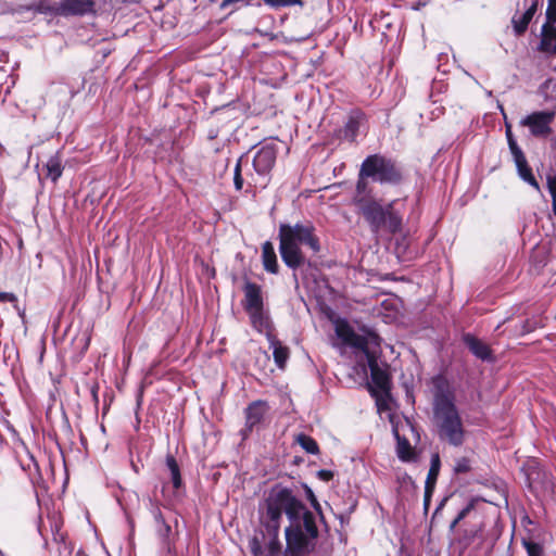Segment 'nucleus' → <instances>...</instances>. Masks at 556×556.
Segmentation results:
<instances>
[{
  "instance_id": "37998d69",
  "label": "nucleus",
  "mask_w": 556,
  "mask_h": 556,
  "mask_svg": "<svg viewBox=\"0 0 556 556\" xmlns=\"http://www.w3.org/2000/svg\"><path fill=\"white\" fill-rule=\"evenodd\" d=\"M380 402H381V400H380V399H377V404H378L379 406L381 405V404H380Z\"/></svg>"
},
{
  "instance_id": "7c9ffc66",
  "label": "nucleus",
  "mask_w": 556,
  "mask_h": 556,
  "mask_svg": "<svg viewBox=\"0 0 556 556\" xmlns=\"http://www.w3.org/2000/svg\"><path fill=\"white\" fill-rule=\"evenodd\" d=\"M556 23V1L555 0H548L547 9H546V23L548 25H552Z\"/></svg>"
},
{
  "instance_id": "423d86ee",
  "label": "nucleus",
  "mask_w": 556,
  "mask_h": 556,
  "mask_svg": "<svg viewBox=\"0 0 556 556\" xmlns=\"http://www.w3.org/2000/svg\"><path fill=\"white\" fill-rule=\"evenodd\" d=\"M397 200H393L388 204H382L376 198L357 206V213L362 215L368 224L372 233L387 231L389 233H397L402 230L403 216L396 208Z\"/></svg>"
},
{
  "instance_id": "473e14b6",
  "label": "nucleus",
  "mask_w": 556,
  "mask_h": 556,
  "mask_svg": "<svg viewBox=\"0 0 556 556\" xmlns=\"http://www.w3.org/2000/svg\"><path fill=\"white\" fill-rule=\"evenodd\" d=\"M306 496H307L308 501L311 502L312 506L314 507V509H316L320 514V505H319L314 492L308 486H306Z\"/></svg>"
},
{
  "instance_id": "f704fd0d",
  "label": "nucleus",
  "mask_w": 556,
  "mask_h": 556,
  "mask_svg": "<svg viewBox=\"0 0 556 556\" xmlns=\"http://www.w3.org/2000/svg\"><path fill=\"white\" fill-rule=\"evenodd\" d=\"M0 302H2V303H7V302L16 303L17 302V298L12 292H4V291L0 290Z\"/></svg>"
},
{
  "instance_id": "5701e85b",
  "label": "nucleus",
  "mask_w": 556,
  "mask_h": 556,
  "mask_svg": "<svg viewBox=\"0 0 556 556\" xmlns=\"http://www.w3.org/2000/svg\"><path fill=\"white\" fill-rule=\"evenodd\" d=\"M440 471V457L438 454L432 455L431 465L426 479L427 493L433 492L438 476Z\"/></svg>"
},
{
  "instance_id": "0eeeda50",
  "label": "nucleus",
  "mask_w": 556,
  "mask_h": 556,
  "mask_svg": "<svg viewBox=\"0 0 556 556\" xmlns=\"http://www.w3.org/2000/svg\"><path fill=\"white\" fill-rule=\"evenodd\" d=\"M361 167L363 175L381 185H397L402 180V172L396 162L379 153L368 155Z\"/></svg>"
},
{
  "instance_id": "6e6552de",
  "label": "nucleus",
  "mask_w": 556,
  "mask_h": 556,
  "mask_svg": "<svg viewBox=\"0 0 556 556\" xmlns=\"http://www.w3.org/2000/svg\"><path fill=\"white\" fill-rule=\"evenodd\" d=\"M269 405L266 401L256 400L251 402L244 409L245 425L240 434L245 440L253 430L258 429L269 413Z\"/></svg>"
},
{
  "instance_id": "4c0bfd02",
  "label": "nucleus",
  "mask_w": 556,
  "mask_h": 556,
  "mask_svg": "<svg viewBox=\"0 0 556 556\" xmlns=\"http://www.w3.org/2000/svg\"><path fill=\"white\" fill-rule=\"evenodd\" d=\"M470 509H471V506H470V505H468V506H466L465 508H463V509L458 513V515H457L458 520H463V519L468 515V513L470 511Z\"/></svg>"
},
{
  "instance_id": "9d476101",
  "label": "nucleus",
  "mask_w": 556,
  "mask_h": 556,
  "mask_svg": "<svg viewBox=\"0 0 556 556\" xmlns=\"http://www.w3.org/2000/svg\"><path fill=\"white\" fill-rule=\"evenodd\" d=\"M94 0H61L55 11L62 15L83 16L94 12Z\"/></svg>"
},
{
  "instance_id": "2f4dec72",
  "label": "nucleus",
  "mask_w": 556,
  "mask_h": 556,
  "mask_svg": "<svg viewBox=\"0 0 556 556\" xmlns=\"http://www.w3.org/2000/svg\"><path fill=\"white\" fill-rule=\"evenodd\" d=\"M250 549L253 556H262L263 554L262 545L256 538L250 541Z\"/></svg>"
},
{
  "instance_id": "1a4fd4ad",
  "label": "nucleus",
  "mask_w": 556,
  "mask_h": 556,
  "mask_svg": "<svg viewBox=\"0 0 556 556\" xmlns=\"http://www.w3.org/2000/svg\"><path fill=\"white\" fill-rule=\"evenodd\" d=\"M555 118V112L539 111L533 112L520 121L521 126L529 127L534 137H547L552 134L551 124Z\"/></svg>"
},
{
  "instance_id": "72a5a7b5",
  "label": "nucleus",
  "mask_w": 556,
  "mask_h": 556,
  "mask_svg": "<svg viewBox=\"0 0 556 556\" xmlns=\"http://www.w3.org/2000/svg\"><path fill=\"white\" fill-rule=\"evenodd\" d=\"M547 188H548L552 199L556 198V176L555 175L547 176Z\"/></svg>"
},
{
  "instance_id": "e433bc0d",
  "label": "nucleus",
  "mask_w": 556,
  "mask_h": 556,
  "mask_svg": "<svg viewBox=\"0 0 556 556\" xmlns=\"http://www.w3.org/2000/svg\"><path fill=\"white\" fill-rule=\"evenodd\" d=\"M534 475L539 476V471L536 470V468H531L530 471L528 472V481L530 488H533L534 484L536 483V478L533 477Z\"/></svg>"
},
{
  "instance_id": "cd10ccee",
  "label": "nucleus",
  "mask_w": 556,
  "mask_h": 556,
  "mask_svg": "<svg viewBox=\"0 0 556 556\" xmlns=\"http://www.w3.org/2000/svg\"><path fill=\"white\" fill-rule=\"evenodd\" d=\"M522 546L526 548L528 556H544V549L540 543L522 539Z\"/></svg>"
},
{
  "instance_id": "4468645a",
  "label": "nucleus",
  "mask_w": 556,
  "mask_h": 556,
  "mask_svg": "<svg viewBox=\"0 0 556 556\" xmlns=\"http://www.w3.org/2000/svg\"><path fill=\"white\" fill-rule=\"evenodd\" d=\"M511 155H513L514 162L516 164L517 173H518L519 177L525 182L529 184L536 190H540V185H539L538 180L535 179V177L532 173V169L529 166L528 161H527L522 150L518 151L516 153H513Z\"/></svg>"
},
{
  "instance_id": "39448f33",
  "label": "nucleus",
  "mask_w": 556,
  "mask_h": 556,
  "mask_svg": "<svg viewBox=\"0 0 556 556\" xmlns=\"http://www.w3.org/2000/svg\"><path fill=\"white\" fill-rule=\"evenodd\" d=\"M433 421L438 438L452 446H462L466 430L455 405V397L448 389L439 388L433 397Z\"/></svg>"
},
{
  "instance_id": "a19ab883",
  "label": "nucleus",
  "mask_w": 556,
  "mask_h": 556,
  "mask_svg": "<svg viewBox=\"0 0 556 556\" xmlns=\"http://www.w3.org/2000/svg\"><path fill=\"white\" fill-rule=\"evenodd\" d=\"M460 520H458V517H456L453 522L451 523V529H454L456 527V525L459 522Z\"/></svg>"
},
{
  "instance_id": "f257e3e1",
  "label": "nucleus",
  "mask_w": 556,
  "mask_h": 556,
  "mask_svg": "<svg viewBox=\"0 0 556 556\" xmlns=\"http://www.w3.org/2000/svg\"><path fill=\"white\" fill-rule=\"evenodd\" d=\"M285 514L290 525L285 530L287 548L291 556H301L315 548L318 536L315 515L299 500L293 492L283 486L273 488L264 503L262 523L265 527L269 541L267 549L271 556L281 549L279 541L280 523Z\"/></svg>"
},
{
  "instance_id": "c756f323",
  "label": "nucleus",
  "mask_w": 556,
  "mask_h": 556,
  "mask_svg": "<svg viewBox=\"0 0 556 556\" xmlns=\"http://www.w3.org/2000/svg\"><path fill=\"white\" fill-rule=\"evenodd\" d=\"M471 469L470 460L467 457H460L456 459L454 471L456 473H467Z\"/></svg>"
},
{
  "instance_id": "f03ea898",
  "label": "nucleus",
  "mask_w": 556,
  "mask_h": 556,
  "mask_svg": "<svg viewBox=\"0 0 556 556\" xmlns=\"http://www.w3.org/2000/svg\"><path fill=\"white\" fill-rule=\"evenodd\" d=\"M336 334L346 346L354 350L356 355L365 356L367 366L370 369L371 382L375 387L372 394L378 397L389 396L390 378L388 372L378 364L380 355V338L370 331L359 334L348 323H338L336 326Z\"/></svg>"
},
{
  "instance_id": "aec40b11",
  "label": "nucleus",
  "mask_w": 556,
  "mask_h": 556,
  "mask_svg": "<svg viewBox=\"0 0 556 556\" xmlns=\"http://www.w3.org/2000/svg\"><path fill=\"white\" fill-rule=\"evenodd\" d=\"M395 439H396V454L397 457L402 462H412L415 459V452L409 443V441L405 438L400 437L396 429L393 430Z\"/></svg>"
},
{
  "instance_id": "ddd939ff",
  "label": "nucleus",
  "mask_w": 556,
  "mask_h": 556,
  "mask_svg": "<svg viewBox=\"0 0 556 556\" xmlns=\"http://www.w3.org/2000/svg\"><path fill=\"white\" fill-rule=\"evenodd\" d=\"M463 340L466 346L469 349V351L477 358L484 362H492L494 359L490 346L479 338L470 333H467L464 336Z\"/></svg>"
},
{
  "instance_id": "412c9836",
  "label": "nucleus",
  "mask_w": 556,
  "mask_h": 556,
  "mask_svg": "<svg viewBox=\"0 0 556 556\" xmlns=\"http://www.w3.org/2000/svg\"><path fill=\"white\" fill-rule=\"evenodd\" d=\"M536 8L538 3L533 2L518 20L516 17L513 18L514 30L517 35H522L527 30L529 23L536 12Z\"/></svg>"
},
{
  "instance_id": "f3484780",
  "label": "nucleus",
  "mask_w": 556,
  "mask_h": 556,
  "mask_svg": "<svg viewBox=\"0 0 556 556\" xmlns=\"http://www.w3.org/2000/svg\"><path fill=\"white\" fill-rule=\"evenodd\" d=\"M262 261L266 271L271 274L278 273L277 255L270 241H266L262 245Z\"/></svg>"
},
{
  "instance_id": "79ce46f5",
  "label": "nucleus",
  "mask_w": 556,
  "mask_h": 556,
  "mask_svg": "<svg viewBox=\"0 0 556 556\" xmlns=\"http://www.w3.org/2000/svg\"><path fill=\"white\" fill-rule=\"evenodd\" d=\"M552 206H553V212L555 213L556 215V198H553L552 199Z\"/></svg>"
},
{
  "instance_id": "20e7f679",
  "label": "nucleus",
  "mask_w": 556,
  "mask_h": 556,
  "mask_svg": "<svg viewBox=\"0 0 556 556\" xmlns=\"http://www.w3.org/2000/svg\"><path fill=\"white\" fill-rule=\"evenodd\" d=\"M278 238L281 258L291 269H296L305 263L301 245L307 247L314 253L320 251L319 238L314 225L309 222L294 225L281 224Z\"/></svg>"
},
{
  "instance_id": "c9c22d12",
  "label": "nucleus",
  "mask_w": 556,
  "mask_h": 556,
  "mask_svg": "<svg viewBox=\"0 0 556 556\" xmlns=\"http://www.w3.org/2000/svg\"><path fill=\"white\" fill-rule=\"evenodd\" d=\"M317 476L323 480V481H330L332 478H333V473L332 471L330 470H326V469H321L317 472Z\"/></svg>"
},
{
  "instance_id": "2eb2a0df",
  "label": "nucleus",
  "mask_w": 556,
  "mask_h": 556,
  "mask_svg": "<svg viewBox=\"0 0 556 556\" xmlns=\"http://www.w3.org/2000/svg\"><path fill=\"white\" fill-rule=\"evenodd\" d=\"M368 178L369 177L367 175H363L362 167H361L359 172H358L357 181L355 185V192L352 198V204L355 207H357V206L362 205V203L368 202L369 200L375 198L372 195V190L368 185V181H367Z\"/></svg>"
},
{
  "instance_id": "7ed1b4c3",
  "label": "nucleus",
  "mask_w": 556,
  "mask_h": 556,
  "mask_svg": "<svg viewBox=\"0 0 556 556\" xmlns=\"http://www.w3.org/2000/svg\"><path fill=\"white\" fill-rule=\"evenodd\" d=\"M277 153L278 144L270 141L261 144L251 166H249L248 160L244 161L243 157H240L233 170L236 190L244 189L245 193L255 195L257 191L265 189L271 179Z\"/></svg>"
},
{
  "instance_id": "c85d7f7f",
  "label": "nucleus",
  "mask_w": 556,
  "mask_h": 556,
  "mask_svg": "<svg viewBox=\"0 0 556 556\" xmlns=\"http://www.w3.org/2000/svg\"><path fill=\"white\" fill-rule=\"evenodd\" d=\"M505 135H506L508 147H509L511 154L516 153L518 151H521L520 147L518 146V143L513 135L511 126L508 123H506Z\"/></svg>"
},
{
  "instance_id": "dca6fc26",
  "label": "nucleus",
  "mask_w": 556,
  "mask_h": 556,
  "mask_svg": "<svg viewBox=\"0 0 556 556\" xmlns=\"http://www.w3.org/2000/svg\"><path fill=\"white\" fill-rule=\"evenodd\" d=\"M270 349H273V356L276 365L280 369H285L286 364L290 356L289 348L286 345H282V343L270 333L267 334Z\"/></svg>"
},
{
  "instance_id": "6ab92c4d",
  "label": "nucleus",
  "mask_w": 556,
  "mask_h": 556,
  "mask_svg": "<svg viewBox=\"0 0 556 556\" xmlns=\"http://www.w3.org/2000/svg\"><path fill=\"white\" fill-rule=\"evenodd\" d=\"M540 49L544 52L556 54V27L544 24L542 26V39Z\"/></svg>"
},
{
  "instance_id": "4be33fe9",
  "label": "nucleus",
  "mask_w": 556,
  "mask_h": 556,
  "mask_svg": "<svg viewBox=\"0 0 556 556\" xmlns=\"http://www.w3.org/2000/svg\"><path fill=\"white\" fill-rule=\"evenodd\" d=\"M46 168L47 176L54 182L62 176L63 165L59 153H55L47 161Z\"/></svg>"
},
{
  "instance_id": "ea45409f",
  "label": "nucleus",
  "mask_w": 556,
  "mask_h": 556,
  "mask_svg": "<svg viewBox=\"0 0 556 556\" xmlns=\"http://www.w3.org/2000/svg\"><path fill=\"white\" fill-rule=\"evenodd\" d=\"M460 520H458V517H456L453 522L451 523V529H454L456 527V525L459 522Z\"/></svg>"
},
{
  "instance_id": "58836bf2",
  "label": "nucleus",
  "mask_w": 556,
  "mask_h": 556,
  "mask_svg": "<svg viewBox=\"0 0 556 556\" xmlns=\"http://www.w3.org/2000/svg\"><path fill=\"white\" fill-rule=\"evenodd\" d=\"M431 494H432V492L427 493V489L425 488V507L426 508L428 507V505L430 503Z\"/></svg>"
},
{
  "instance_id": "a211bd4d",
  "label": "nucleus",
  "mask_w": 556,
  "mask_h": 556,
  "mask_svg": "<svg viewBox=\"0 0 556 556\" xmlns=\"http://www.w3.org/2000/svg\"><path fill=\"white\" fill-rule=\"evenodd\" d=\"M247 313L249 314L251 324L254 329H256L260 332L266 331L268 333V330L270 328V320L267 313L264 309V306L256 309L247 311Z\"/></svg>"
},
{
  "instance_id": "f8f14e48",
  "label": "nucleus",
  "mask_w": 556,
  "mask_h": 556,
  "mask_svg": "<svg viewBox=\"0 0 556 556\" xmlns=\"http://www.w3.org/2000/svg\"><path fill=\"white\" fill-rule=\"evenodd\" d=\"M243 292L244 299L242 301V306L245 309V312L264 306L261 286L251 281H245L243 286Z\"/></svg>"
},
{
  "instance_id": "393cba45",
  "label": "nucleus",
  "mask_w": 556,
  "mask_h": 556,
  "mask_svg": "<svg viewBox=\"0 0 556 556\" xmlns=\"http://www.w3.org/2000/svg\"><path fill=\"white\" fill-rule=\"evenodd\" d=\"M166 466L170 472L173 486L178 490L182 485L179 466L173 455L166 456Z\"/></svg>"
},
{
  "instance_id": "9b49d317",
  "label": "nucleus",
  "mask_w": 556,
  "mask_h": 556,
  "mask_svg": "<svg viewBox=\"0 0 556 556\" xmlns=\"http://www.w3.org/2000/svg\"><path fill=\"white\" fill-rule=\"evenodd\" d=\"M365 115L359 111H353L350 113L348 121L343 128L340 130V136L350 142H354L359 134L361 128L365 124Z\"/></svg>"
},
{
  "instance_id": "b1692460",
  "label": "nucleus",
  "mask_w": 556,
  "mask_h": 556,
  "mask_svg": "<svg viewBox=\"0 0 556 556\" xmlns=\"http://www.w3.org/2000/svg\"><path fill=\"white\" fill-rule=\"evenodd\" d=\"M253 0H223L222 2V7L223 8H226L232 3H237V2H243L244 5H250L252 3ZM266 4L270 5V7H287V5H292V4H296V3H301V0H263Z\"/></svg>"
},
{
  "instance_id": "a878e982",
  "label": "nucleus",
  "mask_w": 556,
  "mask_h": 556,
  "mask_svg": "<svg viewBox=\"0 0 556 556\" xmlns=\"http://www.w3.org/2000/svg\"><path fill=\"white\" fill-rule=\"evenodd\" d=\"M154 520L157 526V533L163 540H167L172 534L170 526L165 521L161 510L157 508L154 511Z\"/></svg>"
},
{
  "instance_id": "bb28decb",
  "label": "nucleus",
  "mask_w": 556,
  "mask_h": 556,
  "mask_svg": "<svg viewBox=\"0 0 556 556\" xmlns=\"http://www.w3.org/2000/svg\"><path fill=\"white\" fill-rule=\"evenodd\" d=\"M296 443L307 453L317 454L319 452L317 442L309 435L301 433L295 439Z\"/></svg>"
}]
</instances>
